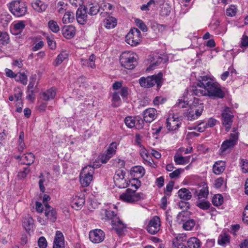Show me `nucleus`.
Listing matches in <instances>:
<instances>
[{
  "label": "nucleus",
  "instance_id": "37",
  "mask_svg": "<svg viewBox=\"0 0 248 248\" xmlns=\"http://www.w3.org/2000/svg\"><path fill=\"white\" fill-rule=\"evenodd\" d=\"M117 23V19L112 16L107 17L104 21L105 27L108 29H111L115 27Z\"/></svg>",
  "mask_w": 248,
  "mask_h": 248
},
{
  "label": "nucleus",
  "instance_id": "43",
  "mask_svg": "<svg viewBox=\"0 0 248 248\" xmlns=\"http://www.w3.org/2000/svg\"><path fill=\"white\" fill-rule=\"evenodd\" d=\"M230 237L227 233L221 234L219 235L218 239V243L221 246H225L229 242Z\"/></svg>",
  "mask_w": 248,
  "mask_h": 248
},
{
  "label": "nucleus",
  "instance_id": "47",
  "mask_svg": "<svg viewBox=\"0 0 248 248\" xmlns=\"http://www.w3.org/2000/svg\"><path fill=\"white\" fill-rule=\"evenodd\" d=\"M212 202L214 205L218 206L222 204L223 202V198L221 194H216L213 197Z\"/></svg>",
  "mask_w": 248,
  "mask_h": 248
},
{
  "label": "nucleus",
  "instance_id": "1",
  "mask_svg": "<svg viewBox=\"0 0 248 248\" xmlns=\"http://www.w3.org/2000/svg\"><path fill=\"white\" fill-rule=\"evenodd\" d=\"M200 82L206 86V96L213 99L223 98L225 96V93L222 90L220 85L214 82L211 78L207 76H202Z\"/></svg>",
  "mask_w": 248,
  "mask_h": 248
},
{
  "label": "nucleus",
  "instance_id": "26",
  "mask_svg": "<svg viewBox=\"0 0 248 248\" xmlns=\"http://www.w3.org/2000/svg\"><path fill=\"white\" fill-rule=\"evenodd\" d=\"M25 27L24 21H19L13 24L10 28L11 32L14 35H18L21 33Z\"/></svg>",
  "mask_w": 248,
  "mask_h": 248
},
{
  "label": "nucleus",
  "instance_id": "60",
  "mask_svg": "<svg viewBox=\"0 0 248 248\" xmlns=\"http://www.w3.org/2000/svg\"><path fill=\"white\" fill-rule=\"evenodd\" d=\"M179 3L183 10H184V13L186 12L191 5L190 1H180Z\"/></svg>",
  "mask_w": 248,
  "mask_h": 248
},
{
  "label": "nucleus",
  "instance_id": "2",
  "mask_svg": "<svg viewBox=\"0 0 248 248\" xmlns=\"http://www.w3.org/2000/svg\"><path fill=\"white\" fill-rule=\"evenodd\" d=\"M238 140V132L235 128L233 129L230 138L224 140L221 144L219 153L220 155H225L230 153L237 144Z\"/></svg>",
  "mask_w": 248,
  "mask_h": 248
},
{
  "label": "nucleus",
  "instance_id": "56",
  "mask_svg": "<svg viewBox=\"0 0 248 248\" xmlns=\"http://www.w3.org/2000/svg\"><path fill=\"white\" fill-rule=\"evenodd\" d=\"M22 94V91L19 89L17 88L15 90V93L14 95L15 101H16L17 103L20 104L21 103V96Z\"/></svg>",
  "mask_w": 248,
  "mask_h": 248
},
{
  "label": "nucleus",
  "instance_id": "51",
  "mask_svg": "<svg viewBox=\"0 0 248 248\" xmlns=\"http://www.w3.org/2000/svg\"><path fill=\"white\" fill-rule=\"evenodd\" d=\"M48 26L53 32L57 33L60 31V27L58 23L54 20H50L48 22Z\"/></svg>",
  "mask_w": 248,
  "mask_h": 248
},
{
  "label": "nucleus",
  "instance_id": "53",
  "mask_svg": "<svg viewBox=\"0 0 248 248\" xmlns=\"http://www.w3.org/2000/svg\"><path fill=\"white\" fill-rule=\"evenodd\" d=\"M236 12V7L233 5H231L226 9V15L229 16H233L235 15Z\"/></svg>",
  "mask_w": 248,
  "mask_h": 248
},
{
  "label": "nucleus",
  "instance_id": "31",
  "mask_svg": "<svg viewBox=\"0 0 248 248\" xmlns=\"http://www.w3.org/2000/svg\"><path fill=\"white\" fill-rule=\"evenodd\" d=\"M130 173L134 177L140 178L144 175L145 170L140 166H137L132 168Z\"/></svg>",
  "mask_w": 248,
  "mask_h": 248
},
{
  "label": "nucleus",
  "instance_id": "11",
  "mask_svg": "<svg viewBox=\"0 0 248 248\" xmlns=\"http://www.w3.org/2000/svg\"><path fill=\"white\" fill-rule=\"evenodd\" d=\"M161 221L158 216L153 217L149 221L146 226L147 232L151 234H156L160 230Z\"/></svg>",
  "mask_w": 248,
  "mask_h": 248
},
{
  "label": "nucleus",
  "instance_id": "10",
  "mask_svg": "<svg viewBox=\"0 0 248 248\" xmlns=\"http://www.w3.org/2000/svg\"><path fill=\"white\" fill-rule=\"evenodd\" d=\"M115 207L113 204L107 208L102 209L101 212L102 219L105 220H111V223L115 222L119 218L116 212Z\"/></svg>",
  "mask_w": 248,
  "mask_h": 248
},
{
  "label": "nucleus",
  "instance_id": "55",
  "mask_svg": "<svg viewBox=\"0 0 248 248\" xmlns=\"http://www.w3.org/2000/svg\"><path fill=\"white\" fill-rule=\"evenodd\" d=\"M135 23L136 25L143 31L145 32L147 31V27L144 23L139 19L135 20Z\"/></svg>",
  "mask_w": 248,
  "mask_h": 248
},
{
  "label": "nucleus",
  "instance_id": "7",
  "mask_svg": "<svg viewBox=\"0 0 248 248\" xmlns=\"http://www.w3.org/2000/svg\"><path fill=\"white\" fill-rule=\"evenodd\" d=\"M94 173V168L91 165L83 168L80 174V182L81 185L88 186L93 180V174Z\"/></svg>",
  "mask_w": 248,
  "mask_h": 248
},
{
  "label": "nucleus",
  "instance_id": "19",
  "mask_svg": "<svg viewBox=\"0 0 248 248\" xmlns=\"http://www.w3.org/2000/svg\"><path fill=\"white\" fill-rule=\"evenodd\" d=\"M113 230L119 236H123L127 232L126 225L119 218L115 222L111 223Z\"/></svg>",
  "mask_w": 248,
  "mask_h": 248
},
{
  "label": "nucleus",
  "instance_id": "49",
  "mask_svg": "<svg viewBox=\"0 0 248 248\" xmlns=\"http://www.w3.org/2000/svg\"><path fill=\"white\" fill-rule=\"evenodd\" d=\"M139 179L138 178L134 177L130 180L129 183H128V186H131L132 187H134L135 190H137L141 186V182Z\"/></svg>",
  "mask_w": 248,
  "mask_h": 248
},
{
  "label": "nucleus",
  "instance_id": "32",
  "mask_svg": "<svg viewBox=\"0 0 248 248\" xmlns=\"http://www.w3.org/2000/svg\"><path fill=\"white\" fill-rule=\"evenodd\" d=\"M31 5L32 8L38 12L45 11L47 7V4L44 1H33Z\"/></svg>",
  "mask_w": 248,
  "mask_h": 248
},
{
  "label": "nucleus",
  "instance_id": "36",
  "mask_svg": "<svg viewBox=\"0 0 248 248\" xmlns=\"http://www.w3.org/2000/svg\"><path fill=\"white\" fill-rule=\"evenodd\" d=\"M152 60H151V63L149 67L147 69V70H151L154 69L155 67L158 66L162 61V58L156 55L153 56Z\"/></svg>",
  "mask_w": 248,
  "mask_h": 248
},
{
  "label": "nucleus",
  "instance_id": "24",
  "mask_svg": "<svg viewBox=\"0 0 248 248\" xmlns=\"http://www.w3.org/2000/svg\"><path fill=\"white\" fill-rule=\"evenodd\" d=\"M45 215L47 220L54 222L57 218V212L55 209L50 206L48 204H45Z\"/></svg>",
  "mask_w": 248,
  "mask_h": 248
},
{
  "label": "nucleus",
  "instance_id": "61",
  "mask_svg": "<svg viewBox=\"0 0 248 248\" xmlns=\"http://www.w3.org/2000/svg\"><path fill=\"white\" fill-rule=\"evenodd\" d=\"M38 244L40 248H46L47 245L46 239L43 236L39 238L38 241Z\"/></svg>",
  "mask_w": 248,
  "mask_h": 248
},
{
  "label": "nucleus",
  "instance_id": "42",
  "mask_svg": "<svg viewBox=\"0 0 248 248\" xmlns=\"http://www.w3.org/2000/svg\"><path fill=\"white\" fill-rule=\"evenodd\" d=\"M24 134L21 132L19 134L17 150L19 152L21 153L25 148V144L24 142Z\"/></svg>",
  "mask_w": 248,
  "mask_h": 248
},
{
  "label": "nucleus",
  "instance_id": "17",
  "mask_svg": "<svg viewBox=\"0 0 248 248\" xmlns=\"http://www.w3.org/2000/svg\"><path fill=\"white\" fill-rule=\"evenodd\" d=\"M85 198L83 193H78L75 194L72 201V207L77 210L82 208L85 203Z\"/></svg>",
  "mask_w": 248,
  "mask_h": 248
},
{
  "label": "nucleus",
  "instance_id": "13",
  "mask_svg": "<svg viewBox=\"0 0 248 248\" xmlns=\"http://www.w3.org/2000/svg\"><path fill=\"white\" fill-rule=\"evenodd\" d=\"M233 115L232 109L229 108H226L222 113L223 124L226 127V130L229 131L232 123Z\"/></svg>",
  "mask_w": 248,
  "mask_h": 248
},
{
  "label": "nucleus",
  "instance_id": "48",
  "mask_svg": "<svg viewBox=\"0 0 248 248\" xmlns=\"http://www.w3.org/2000/svg\"><path fill=\"white\" fill-rule=\"evenodd\" d=\"M195 224L193 219H189L184 222L183 224V228L186 231L191 230Z\"/></svg>",
  "mask_w": 248,
  "mask_h": 248
},
{
  "label": "nucleus",
  "instance_id": "29",
  "mask_svg": "<svg viewBox=\"0 0 248 248\" xmlns=\"http://www.w3.org/2000/svg\"><path fill=\"white\" fill-rule=\"evenodd\" d=\"M62 34L67 39H71L75 34V28L72 25L65 26L62 29Z\"/></svg>",
  "mask_w": 248,
  "mask_h": 248
},
{
  "label": "nucleus",
  "instance_id": "15",
  "mask_svg": "<svg viewBox=\"0 0 248 248\" xmlns=\"http://www.w3.org/2000/svg\"><path fill=\"white\" fill-rule=\"evenodd\" d=\"M190 95L195 94L198 96H206V86L202 84L201 82L196 86H192L187 91Z\"/></svg>",
  "mask_w": 248,
  "mask_h": 248
},
{
  "label": "nucleus",
  "instance_id": "6",
  "mask_svg": "<svg viewBox=\"0 0 248 248\" xmlns=\"http://www.w3.org/2000/svg\"><path fill=\"white\" fill-rule=\"evenodd\" d=\"M190 110L187 114V118L190 120H195L201 115L203 110V105L198 98H194L192 103L189 102Z\"/></svg>",
  "mask_w": 248,
  "mask_h": 248
},
{
  "label": "nucleus",
  "instance_id": "39",
  "mask_svg": "<svg viewBox=\"0 0 248 248\" xmlns=\"http://www.w3.org/2000/svg\"><path fill=\"white\" fill-rule=\"evenodd\" d=\"M68 54L65 51L62 52L59 54L54 62V65L57 66L61 64L63 61L68 58Z\"/></svg>",
  "mask_w": 248,
  "mask_h": 248
},
{
  "label": "nucleus",
  "instance_id": "59",
  "mask_svg": "<svg viewBox=\"0 0 248 248\" xmlns=\"http://www.w3.org/2000/svg\"><path fill=\"white\" fill-rule=\"evenodd\" d=\"M100 10L99 6L98 5H93L90 8L88 14L91 16L96 15Z\"/></svg>",
  "mask_w": 248,
  "mask_h": 248
},
{
  "label": "nucleus",
  "instance_id": "25",
  "mask_svg": "<svg viewBox=\"0 0 248 248\" xmlns=\"http://www.w3.org/2000/svg\"><path fill=\"white\" fill-rule=\"evenodd\" d=\"M189 203L188 202L181 201L179 202L178 204V207L181 209H183V211L180 212L177 215V218L178 221H184L183 217L187 214V212L185 211V210L188 209L189 208Z\"/></svg>",
  "mask_w": 248,
  "mask_h": 248
},
{
  "label": "nucleus",
  "instance_id": "38",
  "mask_svg": "<svg viewBox=\"0 0 248 248\" xmlns=\"http://www.w3.org/2000/svg\"><path fill=\"white\" fill-rule=\"evenodd\" d=\"M56 95V91L53 89H50L42 93L41 97L43 99L47 101L53 99Z\"/></svg>",
  "mask_w": 248,
  "mask_h": 248
},
{
  "label": "nucleus",
  "instance_id": "5",
  "mask_svg": "<svg viewBox=\"0 0 248 248\" xmlns=\"http://www.w3.org/2000/svg\"><path fill=\"white\" fill-rule=\"evenodd\" d=\"M145 198V195L143 193L136 192V190H132L130 188L127 189L124 193L120 196V199L121 200L131 203L143 200Z\"/></svg>",
  "mask_w": 248,
  "mask_h": 248
},
{
  "label": "nucleus",
  "instance_id": "27",
  "mask_svg": "<svg viewBox=\"0 0 248 248\" xmlns=\"http://www.w3.org/2000/svg\"><path fill=\"white\" fill-rule=\"evenodd\" d=\"M187 239L186 235L185 233H179L173 235L172 239L173 247L184 245L183 242H185Z\"/></svg>",
  "mask_w": 248,
  "mask_h": 248
},
{
  "label": "nucleus",
  "instance_id": "54",
  "mask_svg": "<svg viewBox=\"0 0 248 248\" xmlns=\"http://www.w3.org/2000/svg\"><path fill=\"white\" fill-rule=\"evenodd\" d=\"M208 194V190L205 188H202L200 190L198 196V200H202V199L206 198Z\"/></svg>",
  "mask_w": 248,
  "mask_h": 248
},
{
  "label": "nucleus",
  "instance_id": "12",
  "mask_svg": "<svg viewBox=\"0 0 248 248\" xmlns=\"http://www.w3.org/2000/svg\"><path fill=\"white\" fill-rule=\"evenodd\" d=\"M126 125L129 128L135 127L136 129H140L144 125L143 120L140 116H128L124 119Z\"/></svg>",
  "mask_w": 248,
  "mask_h": 248
},
{
  "label": "nucleus",
  "instance_id": "20",
  "mask_svg": "<svg viewBox=\"0 0 248 248\" xmlns=\"http://www.w3.org/2000/svg\"><path fill=\"white\" fill-rule=\"evenodd\" d=\"M117 149V143H111L106 151V153L102 155L101 160L103 163H106L107 161L115 154Z\"/></svg>",
  "mask_w": 248,
  "mask_h": 248
},
{
  "label": "nucleus",
  "instance_id": "21",
  "mask_svg": "<svg viewBox=\"0 0 248 248\" xmlns=\"http://www.w3.org/2000/svg\"><path fill=\"white\" fill-rule=\"evenodd\" d=\"M53 248H65V241L63 233L60 231L56 232Z\"/></svg>",
  "mask_w": 248,
  "mask_h": 248
},
{
  "label": "nucleus",
  "instance_id": "8",
  "mask_svg": "<svg viewBox=\"0 0 248 248\" xmlns=\"http://www.w3.org/2000/svg\"><path fill=\"white\" fill-rule=\"evenodd\" d=\"M125 41L132 46H137L141 41L140 31L137 28L131 29L125 36Z\"/></svg>",
  "mask_w": 248,
  "mask_h": 248
},
{
  "label": "nucleus",
  "instance_id": "44",
  "mask_svg": "<svg viewBox=\"0 0 248 248\" xmlns=\"http://www.w3.org/2000/svg\"><path fill=\"white\" fill-rule=\"evenodd\" d=\"M16 81L20 82L24 85H26L27 83L28 78L27 76L22 73H18L16 74L15 78Z\"/></svg>",
  "mask_w": 248,
  "mask_h": 248
},
{
  "label": "nucleus",
  "instance_id": "50",
  "mask_svg": "<svg viewBox=\"0 0 248 248\" xmlns=\"http://www.w3.org/2000/svg\"><path fill=\"white\" fill-rule=\"evenodd\" d=\"M9 37L7 32H0V45H5L9 43Z\"/></svg>",
  "mask_w": 248,
  "mask_h": 248
},
{
  "label": "nucleus",
  "instance_id": "34",
  "mask_svg": "<svg viewBox=\"0 0 248 248\" xmlns=\"http://www.w3.org/2000/svg\"><path fill=\"white\" fill-rule=\"evenodd\" d=\"M33 219L31 216L27 215L23 219V225L26 231L30 230L33 225Z\"/></svg>",
  "mask_w": 248,
  "mask_h": 248
},
{
  "label": "nucleus",
  "instance_id": "52",
  "mask_svg": "<svg viewBox=\"0 0 248 248\" xmlns=\"http://www.w3.org/2000/svg\"><path fill=\"white\" fill-rule=\"evenodd\" d=\"M115 185L120 188H124L128 186V183L125 179H117L114 180Z\"/></svg>",
  "mask_w": 248,
  "mask_h": 248
},
{
  "label": "nucleus",
  "instance_id": "45",
  "mask_svg": "<svg viewBox=\"0 0 248 248\" xmlns=\"http://www.w3.org/2000/svg\"><path fill=\"white\" fill-rule=\"evenodd\" d=\"M74 19V14L68 11L64 14L62 20L64 24H67L73 22Z\"/></svg>",
  "mask_w": 248,
  "mask_h": 248
},
{
  "label": "nucleus",
  "instance_id": "64",
  "mask_svg": "<svg viewBox=\"0 0 248 248\" xmlns=\"http://www.w3.org/2000/svg\"><path fill=\"white\" fill-rule=\"evenodd\" d=\"M240 164L243 172L246 173L248 172V162L242 159L240 161Z\"/></svg>",
  "mask_w": 248,
  "mask_h": 248
},
{
  "label": "nucleus",
  "instance_id": "30",
  "mask_svg": "<svg viewBox=\"0 0 248 248\" xmlns=\"http://www.w3.org/2000/svg\"><path fill=\"white\" fill-rule=\"evenodd\" d=\"M225 162L223 161H217L215 162L213 167V171L217 175L221 174L225 169Z\"/></svg>",
  "mask_w": 248,
  "mask_h": 248
},
{
  "label": "nucleus",
  "instance_id": "35",
  "mask_svg": "<svg viewBox=\"0 0 248 248\" xmlns=\"http://www.w3.org/2000/svg\"><path fill=\"white\" fill-rule=\"evenodd\" d=\"M187 244L188 248H200L202 243L199 239L193 237L187 240Z\"/></svg>",
  "mask_w": 248,
  "mask_h": 248
},
{
  "label": "nucleus",
  "instance_id": "58",
  "mask_svg": "<svg viewBox=\"0 0 248 248\" xmlns=\"http://www.w3.org/2000/svg\"><path fill=\"white\" fill-rule=\"evenodd\" d=\"M30 171V170L28 167L24 168L23 170L18 172L17 174L18 178L20 179L25 178L29 173Z\"/></svg>",
  "mask_w": 248,
  "mask_h": 248
},
{
  "label": "nucleus",
  "instance_id": "62",
  "mask_svg": "<svg viewBox=\"0 0 248 248\" xmlns=\"http://www.w3.org/2000/svg\"><path fill=\"white\" fill-rule=\"evenodd\" d=\"M102 3L100 4L99 8L102 9L104 11L107 10H111L112 8V5L105 1H102Z\"/></svg>",
  "mask_w": 248,
  "mask_h": 248
},
{
  "label": "nucleus",
  "instance_id": "16",
  "mask_svg": "<svg viewBox=\"0 0 248 248\" xmlns=\"http://www.w3.org/2000/svg\"><path fill=\"white\" fill-rule=\"evenodd\" d=\"M76 18L78 22L81 24H85L87 21V9L84 5H80L76 12Z\"/></svg>",
  "mask_w": 248,
  "mask_h": 248
},
{
  "label": "nucleus",
  "instance_id": "9",
  "mask_svg": "<svg viewBox=\"0 0 248 248\" xmlns=\"http://www.w3.org/2000/svg\"><path fill=\"white\" fill-rule=\"evenodd\" d=\"M9 9L17 17L24 16L27 12V7L24 1H12L9 4Z\"/></svg>",
  "mask_w": 248,
  "mask_h": 248
},
{
  "label": "nucleus",
  "instance_id": "22",
  "mask_svg": "<svg viewBox=\"0 0 248 248\" xmlns=\"http://www.w3.org/2000/svg\"><path fill=\"white\" fill-rule=\"evenodd\" d=\"M144 121L147 123L153 121L157 117V111L154 108H149L143 111Z\"/></svg>",
  "mask_w": 248,
  "mask_h": 248
},
{
  "label": "nucleus",
  "instance_id": "18",
  "mask_svg": "<svg viewBox=\"0 0 248 248\" xmlns=\"http://www.w3.org/2000/svg\"><path fill=\"white\" fill-rule=\"evenodd\" d=\"M166 124V127L169 131H174L180 127L181 122L178 117H175L174 115H172L167 118Z\"/></svg>",
  "mask_w": 248,
  "mask_h": 248
},
{
  "label": "nucleus",
  "instance_id": "4",
  "mask_svg": "<svg viewBox=\"0 0 248 248\" xmlns=\"http://www.w3.org/2000/svg\"><path fill=\"white\" fill-rule=\"evenodd\" d=\"M120 62L122 66L127 69H134L137 64L136 55L131 51H125L120 56Z\"/></svg>",
  "mask_w": 248,
  "mask_h": 248
},
{
  "label": "nucleus",
  "instance_id": "41",
  "mask_svg": "<svg viewBox=\"0 0 248 248\" xmlns=\"http://www.w3.org/2000/svg\"><path fill=\"white\" fill-rule=\"evenodd\" d=\"M121 104V99L119 92H114L112 96V105L113 107H118Z\"/></svg>",
  "mask_w": 248,
  "mask_h": 248
},
{
  "label": "nucleus",
  "instance_id": "40",
  "mask_svg": "<svg viewBox=\"0 0 248 248\" xmlns=\"http://www.w3.org/2000/svg\"><path fill=\"white\" fill-rule=\"evenodd\" d=\"M196 205L200 209L203 210L208 209L210 206V202L205 199H203L202 200H198L196 202Z\"/></svg>",
  "mask_w": 248,
  "mask_h": 248
},
{
  "label": "nucleus",
  "instance_id": "23",
  "mask_svg": "<svg viewBox=\"0 0 248 248\" xmlns=\"http://www.w3.org/2000/svg\"><path fill=\"white\" fill-rule=\"evenodd\" d=\"M15 158L17 159H20L21 164L28 165L32 164L35 159V156L31 153H27L22 156L15 155Z\"/></svg>",
  "mask_w": 248,
  "mask_h": 248
},
{
  "label": "nucleus",
  "instance_id": "63",
  "mask_svg": "<svg viewBox=\"0 0 248 248\" xmlns=\"http://www.w3.org/2000/svg\"><path fill=\"white\" fill-rule=\"evenodd\" d=\"M11 17L10 15L2 16L0 18V22L3 26L7 25L11 21Z\"/></svg>",
  "mask_w": 248,
  "mask_h": 248
},
{
  "label": "nucleus",
  "instance_id": "46",
  "mask_svg": "<svg viewBox=\"0 0 248 248\" xmlns=\"http://www.w3.org/2000/svg\"><path fill=\"white\" fill-rule=\"evenodd\" d=\"M188 93H187L186 95H184L183 97L178 100L177 105L180 108H185L187 105H189V101H188Z\"/></svg>",
  "mask_w": 248,
  "mask_h": 248
},
{
  "label": "nucleus",
  "instance_id": "28",
  "mask_svg": "<svg viewBox=\"0 0 248 248\" xmlns=\"http://www.w3.org/2000/svg\"><path fill=\"white\" fill-rule=\"evenodd\" d=\"M190 156H183L181 154L176 153L174 156V161L176 165H184L190 161Z\"/></svg>",
  "mask_w": 248,
  "mask_h": 248
},
{
  "label": "nucleus",
  "instance_id": "57",
  "mask_svg": "<svg viewBox=\"0 0 248 248\" xmlns=\"http://www.w3.org/2000/svg\"><path fill=\"white\" fill-rule=\"evenodd\" d=\"M58 11L60 13H63L66 9L67 4V3H65L63 1H60L58 3Z\"/></svg>",
  "mask_w": 248,
  "mask_h": 248
},
{
  "label": "nucleus",
  "instance_id": "14",
  "mask_svg": "<svg viewBox=\"0 0 248 248\" xmlns=\"http://www.w3.org/2000/svg\"><path fill=\"white\" fill-rule=\"evenodd\" d=\"M89 238L93 243L98 244L102 242L105 238V233L101 229H95L90 231Z\"/></svg>",
  "mask_w": 248,
  "mask_h": 248
},
{
  "label": "nucleus",
  "instance_id": "3",
  "mask_svg": "<svg viewBox=\"0 0 248 248\" xmlns=\"http://www.w3.org/2000/svg\"><path fill=\"white\" fill-rule=\"evenodd\" d=\"M162 74L159 73L157 75L148 76L146 78L141 77L139 81L140 85L144 88H150L154 86L155 84L158 88H160L162 85Z\"/></svg>",
  "mask_w": 248,
  "mask_h": 248
},
{
  "label": "nucleus",
  "instance_id": "33",
  "mask_svg": "<svg viewBox=\"0 0 248 248\" xmlns=\"http://www.w3.org/2000/svg\"><path fill=\"white\" fill-rule=\"evenodd\" d=\"M179 197L184 200H189L192 197V195L189 190L186 188H182L178 192Z\"/></svg>",
  "mask_w": 248,
  "mask_h": 248
}]
</instances>
